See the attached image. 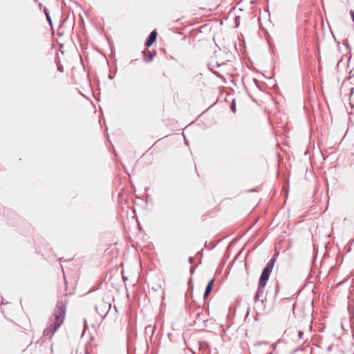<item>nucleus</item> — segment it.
Segmentation results:
<instances>
[{"mask_svg": "<svg viewBox=\"0 0 354 354\" xmlns=\"http://www.w3.org/2000/svg\"><path fill=\"white\" fill-rule=\"evenodd\" d=\"M188 261L190 264H192L194 261V259L192 257H189Z\"/></svg>", "mask_w": 354, "mask_h": 354, "instance_id": "obj_26", "label": "nucleus"}, {"mask_svg": "<svg viewBox=\"0 0 354 354\" xmlns=\"http://www.w3.org/2000/svg\"><path fill=\"white\" fill-rule=\"evenodd\" d=\"M61 20L62 24L59 25V28L57 30V35L59 36H62L64 34V32L62 31V29L64 28H66V26H68V28H70L71 26H72V28H73L75 24L74 17L70 19L68 16L66 18H64V15H62Z\"/></svg>", "mask_w": 354, "mask_h": 354, "instance_id": "obj_7", "label": "nucleus"}, {"mask_svg": "<svg viewBox=\"0 0 354 354\" xmlns=\"http://www.w3.org/2000/svg\"><path fill=\"white\" fill-rule=\"evenodd\" d=\"M89 102H90V104H92V106H93L95 107L94 104L93 103V102H92L91 100H89Z\"/></svg>", "mask_w": 354, "mask_h": 354, "instance_id": "obj_40", "label": "nucleus"}, {"mask_svg": "<svg viewBox=\"0 0 354 354\" xmlns=\"http://www.w3.org/2000/svg\"><path fill=\"white\" fill-rule=\"evenodd\" d=\"M279 290V284H277V288H276V290H275V294H274V299H276L275 297H276V296H277V293H278Z\"/></svg>", "mask_w": 354, "mask_h": 354, "instance_id": "obj_25", "label": "nucleus"}, {"mask_svg": "<svg viewBox=\"0 0 354 354\" xmlns=\"http://www.w3.org/2000/svg\"><path fill=\"white\" fill-rule=\"evenodd\" d=\"M43 11L45 14V16H46V20L49 24V26L51 27V28L53 30V21H52V19H51V17L50 16V12H49V10L48 9L46 8V7H44L43 8Z\"/></svg>", "mask_w": 354, "mask_h": 354, "instance_id": "obj_12", "label": "nucleus"}, {"mask_svg": "<svg viewBox=\"0 0 354 354\" xmlns=\"http://www.w3.org/2000/svg\"><path fill=\"white\" fill-rule=\"evenodd\" d=\"M295 303L293 304V305H292V310H295Z\"/></svg>", "mask_w": 354, "mask_h": 354, "instance_id": "obj_41", "label": "nucleus"}, {"mask_svg": "<svg viewBox=\"0 0 354 354\" xmlns=\"http://www.w3.org/2000/svg\"><path fill=\"white\" fill-rule=\"evenodd\" d=\"M191 281H192V277H190L189 279V282H191Z\"/></svg>", "mask_w": 354, "mask_h": 354, "instance_id": "obj_50", "label": "nucleus"}, {"mask_svg": "<svg viewBox=\"0 0 354 354\" xmlns=\"http://www.w3.org/2000/svg\"><path fill=\"white\" fill-rule=\"evenodd\" d=\"M91 327H92L93 328H94L95 330L96 329V328H95V325H94L93 324H91Z\"/></svg>", "mask_w": 354, "mask_h": 354, "instance_id": "obj_44", "label": "nucleus"}, {"mask_svg": "<svg viewBox=\"0 0 354 354\" xmlns=\"http://www.w3.org/2000/svg\"><path fill=\"white\" fill-rule=\"evenodd\" d=\"M279 253L276 252L273 254L272 258L269 260V261L266 263V266L263 269L261 276L259 277V281H261L262 282L267 283L269 280L270 274L272 271V269L274 268L275 261H276V257H278Z\"/></svg>", "mask_w": 354, "mask_h": 354, "instance_id": "obj_5", "label": "nucleus"}, {"mask_svg": "<svg viewBox=\"0 0 354 354\" xmlns=\"http://www.w3.org/2000/svg\"><path fill=\"white\" fill-rule=\"evenodd\" d=\"M80 18L82 17H80ZM81 19L83 27L82 30L77 33V36L78 37L80 47L84 56V59L82 57V63L84 71H86V64L88 63V53L87 52L88 39L86 34L84 22L82 21V19Z\"/></svg>", "mask_w": 354, "mask_h": 354, "instance_id": "obj_2", "label": "nucleus"}, {"mask_svg": "<svg viewBox=\"0 0 354 354\" xmlns=\"http://www.w3.org/2000/svg\"><path fill=\"white\" fill-rule=\"evenodd\" d=\"M158 32L156 30H152L150 34L148 35L145 45L147 48L150 47L153 45V44L156 41Z\"/></svg>", "mask_w": 354, "mask_h": 354, "instance_id": "obj_9", "label": "nucleus"}, {"mask_svg": "<svg viewBox=\"0 0 354 354\" xmlns=\"http://www.w3.org/2000/svg\"><path fill=\"white\" fill-rule=\"evenodd\" d=\"M264 301H266V297H265L263 299L261 300L262 303H263Z\"/></svg>", "mask_w": 354, "mask_h": 354, "instance_id": "obj_43", "label": "nucleus"}, {"mask_svg": "<svg viewBox=\"0 0 354 354\" xmlns=\"http://www.w3.org/2000/svg\"><path fill=\"white\" fill-rule=\"evenodd\" d=\"M272 346H273V350H274L276 348V345H272Z\"/></svg>", "mask_w": 354, "mask_h": 354, "instance_id": "obj_49", "label": "nucleus"}, {"mask_svg": "<svg viewBox=\"0 0 354 354\" xmlns=\"http://www.w3.org/2000/svg\"><path fill=\"white\" fill-rule=\"evenodd\" d=\"M352 333H353V338H354V328H353V331H352Z\"/></svg>", "mask_w": 354, "mask_h": 354, "instance_id": "obj_48", "label": "nucleus"}, {"mask_svg": "<svg viewBox=\"0 0 354 354\" xmlns=\"http://www.w3.org/2000/svg\"><path fill=\"white\" fill-rule=\"evenodd\" d=\"M214 279H212L211 280L209 281V282L207 283V287H211L212 288L213 287V285H214Z\"/></svg>", "mask_w": 354, "mask_h": 354, "instance_id": "obj_18", "label": "nucleus"}, {"mask_svg": "<svg viewBox=\"0 0 354 354\" xmlns=\"http://www.w3.org/2000/svg\"><path fill=\"white\" fill-rule=\"evenodd\" d=\"M86 77L88 79V71H86Z\"/></svg>", "mask_w": 354, "mask_h": 354, "instance_id": "obj_46", "label": "nucleus"}, {"mask_svg": "<svg viewBox=\"0 0 354 354\" xmlns=\"http://www.w3.org/2000/svg\"><path fill=\"white\" fill-rule=\"evenodd\" d=\"M279 253L276 252L273 254L272 258L269 260V261L266 263V266L263 269L261 276L259 277V281H261L262 282L267 283L269 280L270 274L272 271V269L274 268L275 261H276V257H278Z\"/></svg>", "mask_w": 354, "mask_h": 354, "instance_id": "obj_4", "label": "nucleus"}, {"mask_svg": "<svg viewBox=\"0 0 354 354\" xmlns=\"http://www.w3.org/2000/svg\"><path fill=\"white\" fill-rule=\"evenodd\" d=\"M254 82H255V84H258V80H257L254 79Z\"/></svg>", "mask_w": 354, "mask_h": 354, "instance_id": "obj_42", "label": "nucleus"}, {"mask_svg": "<svg viewBox=\"0 0 354 354\" xmlns=\"http://www.w3.org/2000/svg\"><path fill=\"white\" fill-rule=\"evenodd\" d=\"M105 315H106V313H104V310H102V313L99 315H100V322H102V321L104 318Z\"/></svg>", "mask_w": 354, "mask_h": 354, "instance_id": "obj_20", "label": "nucleus"}, {"mask_svg": "<svg viewBox=\"0 0 354 354\" xmlns=\"http://www.w3.org/2000/svg\"><path fill=\"white\" fill-rule=\"evenodd\" d=\"M156 326H151V325H148L145 328V333L146 335H149V339L151 342L153 334L155 333Z\"/></svg>", "mask_w": 354, "mask_h": 354, "instance_id": "obj_11", "label": "nucleus"}, {"mask_svg": "<svg viewBox=\"0 0 354 354\" xmlns=\"http://www.w3.org/2000/svg\"><path fill=\"white\" fill-rule=\"evenodd\" d=\"M257 191H258L257 188H254V189H249L248 191V192H257Z\"/></svg>", "mask_w": 354, "mask_h": 354, "instance_id": "obj_27", "label": "nucleus"}, {"mask_svg": "<svg viewBox=\"0 0 354 354\" xmlns=\"http://www.w3.org/2000/svg\"><path fill=\"white\" fill-rule=\"evenodd\" d=\"M211 71H212V73H213L214 75H215L216 77H221V75L218 71H212V70H211Z\"/></svg>", "mask_w": 354, "mask_h": 354, "instance_id": "obj_22", "label": "nucleus"}, {"mask_svg": "<svg viewBox=\"0 0 354 354\" xmlns=\"http://www.w3.org/2000/svg\"><path fill=\"white\" fill-rule=\"evenodd\" d=\"M279 253L276 252L273 254L272 258L269 260V261L266 263V266L263 269L261 276L259 277V281H261L262 282L267 283L269 280L270 274L272 271V269L274 268L275 261H276V257H278Z\"/></svg>", "mask_w": 354, "mask_h": 354, "instance_id": "obj_3", "label": "nucleus"}, {"mask_svg": "<svg viewBox=\"0 0 354 354\" xmlns=\"http://www.w3.org/2000/svg\"><path fill=\"white\" fill-rule=\"evenodd\" d=\"M97 308H98V307H97V306H95V309L96 313H98V312H97Z\"/></svg>", "mask_w": 354, "mask_h": 354, "instance_id": "obj_45", "label": "nucleus"}, {"mask_svg": "<svg viewBox=\"0 0 354 354\" xmlns=\"http://www.w3.org/2000/svg\"><path fill=\"white\" fill-rule=\"evenodd\" d=\"M86 99L88 100V96L86 95H84V94H82Z\"/></svg>", "mask_w": 354, "mask_h": 354, "instance_id": "obj_38", "label": "nucleus"}, {"mask_svg": "<svg viewBox=\"0 0 354 354\" xmlns=\"http://www.w3.org/2000/svg\"><path fill=\"white\" fill-rule=\"evenodd\" d=\"M242 251H243V250H241V251L237 254L236 257H238L241 254Z\"/></svg>", "mask_w": 354, "mask_h": 354, "instance_id": "obj_39", "label": "nucleus"}, {"mask_svg": "<svg viewBox=\"0 0 354 354\" xmlns=\"http://www.w3.org/2000/svg\"><path fill=\"white\" fill-rule=\"evenodd\" d=\"M230 109L233 113L236 112V104L234 100H232L230 104Z\"/></svg>", "mask_w": 354, "mask_h": 354, "instance_id": "obj_17", "label": "nucleus"}, {"mask_svg": "<svg viewBox=\"0 0 354 354\" xmlns=\"http://www.w3.org/2000/svg\"><path fill=\"white\" fill-rule=\"evenodd\" d=\"M196 319L198 320H201L203 321V322H207V319H205L204 317V315L203 314V313L201 312H198L197 313V317H196Z\"/></svg>", "mask_w": 354, "mask_h": 354, "instance_id": "obj_14", "label": "nucleus"}, {"mask_svg": "<svg viewBox=\"0 0 354 354\" xmlns=\"http://www.w3.org/2000/svg\"><path fill=\"white\" fill-rule=\"evenodd\" d=\"M223 64H225V63H224V62H223V63L220 64V63H218V62H216V66H217V67H220V66H221V65H223Z\"/></svg>", "mask_w": 354, "mask_h": 354, "instance_id": "obj_30", "label": "nucleus"}, {"mask_svg": "<svg viewBox=\"0 0 354 354\" xmlns=\"http://www.w3.org/2000/svg\"><path fill=\"white\" fill-rule=\"evenodd\" d=\"M290 299H291L290 298H285V299H283V301H290Z\"/></svg>", "mask_w": 354, "mask_h": 354, "instance_id": "obj_37", "label": "nucleus"}, {"mask_svg": "<svg viewBox=\"0 0 354 354\" xmlns=\"http://www.w3.org/2000/svg\"><path fill=\"white\" fill-rule=\"evenodd\" d=\"M87 328H88L87 321L86 319H84V330L82 331V337L84 335Z\"/></svg>", "mask_w": 354, "mask_h": 354, "instance_id": "obj_15", "label": "nucleus"}, {"mask_svg": "<svg viewBox=\"0 0 354 354\" xmlns=\"http://www.w3.org/2000/svg\"><path fill=\"white\" fill-rule=\"evenodd\" d=\"M266 284H267V283L259 281L257 290L254 297V300L255 302L259 301L260 297L263 295Z\"/></svg>", "mask_w": 354, "mask_h": 354, "instance_id": "obj_8", "label": "nucleus"}, {"mask_svg": "<svg viewBox=\"0 0 354 354\" xmlns=\"http://www.w3.org/2000/svg\"><path fill=\"white\" fill-rule=\"evenodd\" d=\"M226 54L227 55V61H230V58L232 57V55L229 53H226Z\"/></svg>", "mask_w": 354, "mask_h": 354, "instance_id": "obj_28", "label": "nucleus"}, {"mask_svg": "<svg viewBox=\"0 0 354 354\" xmlns=\"http://www.w3.org/2000/svg\"><path fill=\"white\" fill-rule=\"evenodd\" d=\"M142 53L145 62H151L156 55V50L151 52L147 49H145Z\"/></svg>", "mask_w": 354, "mask_h": 354, "instance_id": "obj_10", "label": "nucleus"}, {"mask_svg": "<svg viewBox=\"0 0 354 354\" xmlns=\"http://www.w3.org/2000/svg\"><path fill=\"white\" fill-rule=\"evenodd\" d=\"M196 268V266H191L190 267L189 272L192 274L194 272Z\"/></svg>", "mask_w": 354, "mask_h": 354, "instance_id": "obj_24", "label": "nucleus"}, {"mask_svg": "<svg viewBox=\"0 0 354 354\" xmlns=\"http://www.w3.org/2000/svg\"><path fill=\"white\" fill-rule=\"evenodd\" d=\"M202 252H203V250H202L201 251L198 252H197V254H196V255H201V257H202V256H203V253H202Z\"/></svg>", "mask_w": 354, "mask_h": 354, "instance_id": "obj_31", "label": "nucleus"}, {"mask_svg": "<svg viewBox=\"0 0 354 354\" xmlns=\"http://www.w3.org/2000/svg\"><path fill=\"white\" fill-rule=\"evenodd\" d=\"M34 1H35V3H37V2H38V1H37V0H34Z\"/></svg>", "mask_w": 354, "mask_h": 354, "instance_id": "obj_51", "label": "nucleus"}, {"mask_svg": "<svg viewBox=\"0 0 354 354\" xmlns=\"http://www.w3.org/2000/svg\"><path fill=\"white\" fill-rule=\"evenodd\" d=\"M279 253L276 252L273 254L272 258L269 260V261L266 263V266L263 269L261 276L259 277V281H261L262 282L267 283L269 280L270 274L272 271V269L274 268L275 261H276V257H278Z\"/></svg>", "mask_w": 354, "mask_h": 354, "instance_id": "obj_6", "label": "nucleus"}, {"mask_svg": "<svg viewBox=\"0 0 354 354\" xmlns=\"http://www.w3.org/2000/svg\"><path fill=\"white\" fill-rule=\"evenodd\" d=\"M212 288L206 286L204 294H203V299H206L207 297L210 295L212 292Z\"/></svg>", "mask_w": 354, "mask_h": 354, "instance_id": "obj_13", "label": "nucleus"}, {"mask_svg": "<svg viewBox=\"0 0 354 354\" xmlns=\"http://www.w3.org/2000/svg\"><path fill=\"white\" fill-rule=\"evenodd\" d=\"M304 332L302 330H299L298 331V337H299V339H302L304 338Z\"/></svg>", "mask_w": 354, "mask_h": 354, "instance_id": "obj_19", "label": "nucleus"}, {"mask_svg": "<svg viewBox=\"0 0 354 354\" xmlns=\"http://www.w3.org/2000/svg\"><path fill=\"white\" fill-rule=\"evenodd\" d=\"M332 347H333V345H332V344H331V345H330V346L328 347L327 351H331V350H332Z\"/></svg>", "mask_w": 354, "mask_h": 354, "instance_id": "obj_32", "label": "nucleus"}, {"mask_svg": "<svg viewBox=\"0 0 354 354\" xmlns=\"http://www.w3.org/2000/svg\"><path fill=\"white\" fill-rule=\"evenodd\" d=\"M115 75V73H114V74H113V75H111V74L110 73V74L109 75V79L112 80V79H113V78H114Z\"/></svg>", "mask_w": 354, "mask_h": 354, "instance_id": "obj_29", "label": "nucleus"}, {"mask_svg": "<svg viewBox=\"0 0 354 354\" xmlns=\"http://www.w3.org/2000/svg\"><path fill=\"white\" fill-rule=\"evenodd\" d=\"M151 290H153V291H157V289L154 288H151Z\"/></svg>", "mask_w": 354, "mask_h": 354, "instance_id": "obj_47", "label": "nucleus"}, {"mask_svg": "<svg viewBox=\"0 0 354 354\" xmlns=\"http://www.w3.org/2000/svg\"><path fill=\"white\" fill-rule=\"evenodd\" d=\"M38 6H39V10H41L42 9V7H43L42 3H38Z\"/></svg>", "mask_w": 354, "mask_h": 354, "instance_id": "obj_33", "label": "nucleus"}, {"mask_svg": "<svg viewBox=\"0 0 354 354\" xmlns=\"http://www.w3.org/2000/svg\"><path fill=\"white\" fill-rule=\"evenodd\" d=\"M67 303L66 295L57 301L53 311L55 321L44 330L43 336L53 335L63 324L66 316Z\"/></svg>", "mask_w": 354, "mask_h": 354, "instance_id": "obj_1", "label": "nucleus"}, {"mask_svg": "<svg viewBox=\"0 0 354 354\" xmlns=\"http://www.w3.org/2000/svg\"><path fill=\"white\" fill-rule=\"evenodd\" d=\"M57 68L61 72L63 71V66H59Z\"/></svg>", "mask_w": 354, "mask_h": 354, "instance_id": "obj_34", "label": "nucleus"}, {"mask_svg": "<svg viewBox=\"0 0 354 354\" xmlns=\"http://www.w3.org/2000/svg\"><path fill=\"white\" fill-rule=\"evenodd\" d=\"M99 288H100V286L90 288L89 292L91 293V292H92L93 291H95V290H98Z\"/></svg>", "mask_w": 354, "mask_h": 354, "instance_id": "obj_23", "label": "nucleus"}, {"mask_svg": "<svg viewBox=\"0 0 354 354\" xmlns=\"http://www.w3.org/2000/svg\"><path fill=\"white\" fill-rule=\"evenodd\" d=\"M84 14L86 17H88V10H85Z\"/></svg>", "mask_w": 354, "mask_h": 354, "instance_id": "obj_35", "label": "nucleus"}, {"mask_svg": "<svg viewBox=\"0 0 354 354\" xmlns=\"http://www.w3.org/2000/svg\"><path fill=\"white\" fill-rule=\"evenodd\" d=\"M234 24H235V27L236 28H238L240 25V17L239 16H236L234 17Z\"/></svg>", "mask_w": 354, "mask_h": 354, "instance_id": "obj_16", "label": "nucleus"}, {"mask_svg": "<svg viewBox=\"0 0 354 354\" xmlns=\"http://www.w3.org/2000/svg\"><path fill=\"white\" fill-rule=\"evenodd\" d=\"M93 339H94V337L92 335H90V337H89L90 343L93 340Z\"/></svg>", "mask_w": 354, "mask_h": 354, "instance_id": "obj_36", "label": "nucleus"}, {"mask_svg": "<svg viewBox=\"0 0 354 354\" xmlns=\"http://www.w3.org/2000/svg\"><path fill=\"white\" fill-rule=\"evenodd\" d=\"M84 354H88V343H86L84 346Z\"/></svg>", "mask_w": 354, "mask_h": 354, "instance_id": "obj_21", "label": "nucleus"}]
</instances>
